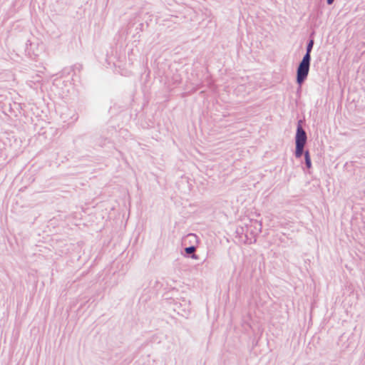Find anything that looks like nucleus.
I'll use <instances>...</instances> for the list:
<instances>
[{"label":"nucleus","instance_id":"nucleus-2","mask_svg":"<svg viewBox=\"0 0 365 365\" xmlns=\"http://www.w3.org/2000/svg\"><path fill=\"white\" fill-rule=\"evenodd\" d=\"M305 120L299 119L297 120L296 133L294 136V144L305 145L307 141V134L303 128Z\"/></svg>","mask_w":365,"mask_h":365},{"label":"nucleus","instance_id":"nucleus-12","mask_svg":"<svg viewBox=\"0 0 365 365\" xmlns=\"http://www.w3.org/2000/svg\"><path fill=\"white\" fill-rule=\"evenodd\" d=\"M244 232V228L243 227H240V228H237V230H236V233L239 235H242Z\"/></svg>","mask_w":365,"mask_h":365},{"label":"nucleus","instance_id":"nucleus-15","mask_svg":"<svg viewBox=\"0 0 365 365\" xmlns=\"http://www.w3.org/2000/svg\"><path fill=\"white\" fill-rule=\"evenodd\" d=\"M106 61H108V65H110L111 64V61H110L109 58H106Z\"/></svg>","mask_w":365,"mask_h":365},{"label":"nucleus","instance_id":"nucleus-7","mask_svg":"<svg viewBox=\"0 0 365 365\" xmlns=\"http://www.w3.org/2000/svg\"><path fill=\"white\" fill-rule=\"evenodd\" d=\"M304 145L295 144V150L294 155L297 159H299L304 155L305 150H304Z\"/></svg>","mask_w":365,"mask_h":365},{"label":"nucleus","instance_id":"nucleus-14","mask_svg":"<svg viewBox=\"0 0 365 365\" xmlns=\"http://www.w3.org/2000/svg\"><path fill=\"white\" fill-rule=\"evenodd\" d=\"M328 5H331L334 2V0H326Z\"/></svg>","mask_w":365,"mask_h":365},{"label":"nucleus","instance_id":"nucleus-4","mask_svg":"<svg viewBox=\"0 0 365 365\" xmlns=\"http://www.w3.org/2000/svg\"><path fill=\"white\" fill-rule=\"evenodd\" d=\"M197 247L194 245H188L185 246L183 248V251L182 252V255L187 258H191L193 259H198L199 256L195 254V251L196 250Z\"/></svg>","mask_w":365,"mask_h":365},{"label":"nucleus","instance_id":"nucleus-8","mask_svg":"<svg viewBox=\"0 0 365 365\" xmlns=\"http://www.w3.org/2000/svg\"><path fill=\"white\" fill-rule=\"evenodd\" d=\"M73 69L71 67L64 68L59 73L60 77H67L71 73H73Z\"/></svg>","mask_w":365,"mask_h":365},{"label":"nucleus","instance_id":"nucleus-3","mask_svg":"<svg viewBox=\"0 0 365 365\" xmlns=\"http://www.w3.org/2000/svg\"><path fill=\"white\" fill-rule=\"evenodd\" d=\"M199 243L200 238L195 233L187 234L182 240L183 246L194 245L195 247H198Z\"/></svg>","mask_w":365,"mask_h":365},{"label":"nucleus","instance_id":"nucleus-13","mask_svg":"<svg viewBox=\"0 0 365 365\" xmlns=\"http://www.w3.org/2000/svg\"><path fill=\"white\" fill-rule=\"evenodd\" d=\"M245 237H246L245 243L251 244V243H252L251 240H250V239L248 238V235H247V233L245 234Z\"/></svg>","mask_w":365,"mask_h":365},{"label":"nucleus","instance_id":"nucleus-9","mask_svg":"<svg viewBox=\"0 0 365 365\" xmlns=\"http://www.w3.org/2000/svg\"><path fill=\"white\" fill-rule=\"evenodd\" d=\"M73 70L72 71L73 73V75H76V71L80 72V71L82 68V66L81 64H75L73 66L71 67Z\"/></svg>","mask_w":365,"mask_h":365},{"label":"nucleus","instance_id":"nucleus-1","mask_svg":"<svg viewBox=\"0 0 365 365\" xmlns=\"http://www.w3.org/2000/svg\"><path fill=\"white\" fill-rule=\"evenodd\" d=\"M316 32L312 31L309 35L306 44V52L302 60L299 62L297 68V82L301 84L307 79L309 76L312 61L311 53L314 45V36Z\"/></svg>","mask_w":365,"mask_h":365},{"label":"nucleus","instance_id":"nucleus-10","mask_svg":"<svg viewBox=\"0 0 365 365\" xmlns=\"http://www.w3.org/2000/svg\"><path fill=\"white\" fill-rule=\"evenodd\" d=\"M305 81H303L301 84H299L298 82H297V69L296 70V83L298 85V88H297V93L298 95H299L301 93V91H302V84L304 83Z\"/></svg>","mask_w":365,"mask_h":365},{"label":"nucleus","instance_id":"nucleus-11","mask_svg":"<svg viewBox=\"0 0 365 365\" xmlns=\"http://www.w3.org/2000/svg\"><path fill=\"white\" fill-rule=\"evenodd\" d=\"M144 29V24L143 23H140L139 24L136 28H135V30L137 31V33H138L139 31H143Z\"/></svg>","mask_w":365,"mask_h":365},{"label":"nucleus","instance_id":"nucleus-6","mask_svg":"<svg viewBox=\"0 0 365 365\" xmlns=\"http://www.w3.org/2000/svg\"><path fill=\"white\" fill-rule=\"evenodd\" d=\"M110 143L111 140L110 136L101 135L96 139V145H99L100 147H103Z\"/></svg>","mask_w":365,"mask_h":365},{"label":"nucleus","instance_id":"nucleus-17","mask_svg":"<svg viewBox=\"0 0 365 365\" xmlns=\"http://www.w3.org/2000/svg\"><path fill=\"white\" fill-rule=\"evenodd\" d=\"M259 229H258V231L259 232H261V227H262V225L261 224H259Z\"/></svg>","mask_w":365,"mask_h":365},{"label":"nucleus","instance_id":"nucleus-16","mask_svg":"<svg viewBox=\"0 0 365 365\" xmlns=\"http://www.w3.org/2000/svg\"><path fill=\"white\" fill-rule=\"evenodd\" d=\"M110 131L112 132V133H113V132H114V133H115V132H116V130H115V129L114 128H111V130H110Z\"/></svg>","mask_w":365,"mask_h":365},{"label":"nucleus","instance_id":"nucleus-5","mask_svg":"<svg viewBox=\"0 0 365 365\" xmlns=\"http://www.w3.org/2000/svg\"><path fill=\"white\" fill-rule=\"evenodd\" d=\"M304 166H302V169L304 172H307V173H311V169L312 168V159L311 155L309 150H306L304 153Z\"/></svg>","mask_w":365,"mask_h":365}]
</instances>
